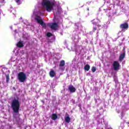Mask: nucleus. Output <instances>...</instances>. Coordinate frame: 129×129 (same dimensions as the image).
Here are the masks:
<instances>
[{"instance_id": "1", "label": "nucleus", "mask_w": 129, "mask_h": 129, "mask_svg": "<svg viewBox=\"0 0 129 129\" xmlns=\"http://www.w3.org/2000/svg\"><path fill=\"white\" fill-rule=\"evenodd\" d=\"M38 2L41 4L43 10H45L48 13H51L54 10L56 4L55 0H38Z\"/></svg>"}, {"instance_id": "2", "label": "nucleus", "mask_w": 129, "mask_h": 129, "mask_svg": "<svg viewBox=\"0 0 129 129\" xmlns=\"http://www.w3.org/2000/svg\"><path fill=\"white\" fill-rule=\"evenodd\" d=\"M40 16H43V10L38 11L37 12H36V11H34L32 15V18L34 19L38 24H39L43 28L46 29V24L44 23L42 18H41Z\"/></svg>"}, {"instance_id": "3", "label": "nucleus", "mask_w": 129, "mask_h": 129, "mask_svg": "<svg viewBox=\"0 0 129 129\" xmlns=\"http://www.w3.org/2000/svg\"><path fill=\"white\" fill-rule=\"evenodd\" d=\"M20 103L19 101V99H14L12 100L11 103V107L15 113H18L19 110H20Z\"/></svg>"}, {"instance_id": "4", "label": "nucleus", "mask_w": 129, "mask_h": 129, "mask_svg": "<svg viewBox=\"0 0 129 129\" xmlns=\"http://www.w3.org/2000/svg\"><path fill=\"white\" fill-rule=\"evenodd\" d=\"M18 80L20 82H25L26 79H27V77L26 74L24 72H20L18 74Z\"/></svg>"}, {"instance_id": "5", "label": "nucleus", "mask_w": 129, "mask_h": 129, "mask_svg": "<svg viewBox=\"0 0 129 129\" xmlns=\"http://www.w3.org/2000/svg\"><path fill=\"white\" fill-rule=\"evenodd\" d=\"M105 1V5L104 6V11H110L111 9L110 7H112V4H110V1L109 0H104Z\"/></svg>"}, {"instance_id": "6", "label": "nucleus", "mask_w": 129, "mask_h": 129, "mask_svg": "<svg viewBox=\"0 0 129 129\" xmlns=\"http://www.w3.org/2000/svg\"><path fill=\"white\" fill-rule=\"evenodd\" d=\"M124 111H126V108H125V107H117L116 112H117V113H120L121 116H122L123 112H124Z\"/></svg>"}, {"instance_id": "7", "label": "nucleus", "mask_w": 129, "mask_h": 129, "mask_svg": "<svg viewBox=\"0 0 129 129\" xmlns=\"http://www.w3.org/2000/svg\"><path fill=\"white\" fill-rule=\"evenodd\" d=\"M112 67L115 71H117V70H119V67H120V64L117 61H115L113 62L112 64Z\"/></svg>"}, {"instance_id": "8", "label": "nucleus", "mask_w": 129, "mask_h": 129, "mask_svg": "<svg viewBox=\"0 0 129 129\" xmlns=\"http://www.w3.org/2000/svg\"><path fill=\"white\" fill-rule=\"evenodd\" d=\"M49 26L52 30H54V31H56V30H57V28H58V24L56 23L49 24Z\"/></svg>"}, {"instance_id": "9", "label": "nucleus", "mask_w": 129, "mask_h": 129, "mask_svg": "<svg viewBox=\"0 0 129 129\" xmlns=\"http://www.w3.org/2000/svg\"><path fill=\"white\" fill-rule=\"evenodd\" d=\"M122 31L124 32V30H127L128 29V24L127 23L122 24L120 26Z\"/></svg>"}, {"instance_id": "10", "label": "nucleus", "mask_w": 129, "mask_h": 129, "mask_svg": "<svg viewBox=\"0 0 129 129\" xmlns=\"http://www.w3.org/2000/svg\"><path fill=\"white\" fill-rule=\"evenodd\" d=\"M69 90L71 93L75 92L76 91V89L73 87V86H70L69 87Z\"/></svg>"}, {"instance_id": "11", "label": "nucleus", "mask_w": 129, "mask_h": 129, "mask_svg": "<svg viewBox=\"0 0 129 129\" xmlns=\"http://www.w3.org/2000/svg\"><path fill=\"white\" fill-rule=\"evenodd\" d=\"M124 56H125V53L124 52H123L120 55V56L119 57V61H120V62H121V61L123 60V59L124 58Z\"/></svg>"}, {"instance_id": "12", "label": "nucleus", "mask_w": 129, "mask_h": 129, "mask_svg": "<svg viewBox=\"0 0 129 129\" xmlns=\"http://www.w3.org/2000/svg\"><path fill=\"white\" fill-rule=\"evenodd\" d=\"M49 75L50 77H54L55 75H56V73H55L53 70H51L49 72Z\"/></svg>"}, {"instance_id": "13", "label": "nucleus", "mask_w": 129, "mask_h": 129, "mask_svg": "<svg viewBox=\"0 0 129 129\" xmlns=\"http://www.w3.org/2000/svg\"><path fill=\"white\" fill-rule=\"evenodd\" d=\"M17 47L19 48H22L24 47V44L23 43V42L22 41H19L17 44Z\"/></svg>"}, {"instance_id": "14", "label": "nucleus", "mask_w": 129, "mask_h": 129, "mask_svg": "<svg viewBox=\"0 0 129 129\" xmlns=\"http://www.w3.org/2000/svg\"><path fill=\"white\" fill-rule=\"evenodd\" d=\"M64 119H65L66 122L69 123L70 122V120L71 119L70 118V117H69V115H68L64 117Z\"/></svg>"}, {"instance_id": "15", "label": "nucleus", "mask_w": 129, "mask_h": 129, "mask_svg": "<svg viewBox=\"0 0 129 129\" xmlns=\"http://www.w3.org/2000/svg\"><path fill=\"white\" fill-rule=\"evenodd\" d=\"M99 22V20H98V19H94L92 21V24H93V25H97V24H98Z\"/></svg>"}, {"instance_id": "16", "label": "nucleus", "mask_w": 129, "mask_h": 129, "mask_svg": "<svg viewBox=\"0 0 129 129\" xmlns=\"http://www.w3.org/2000/svg\"><path fill=\"white\" fill-rule=\"evenodd\" d=\"M58 118V116L56 114H52L51 118L53 120H56V119Z\"/></svg>"}, {"instance_id": "17", "label": "nucleus", "mask_w": 129, "mask_h": 129, "mask_svg": "<svg viewBox=\"0 0 129 129\" xmlns=\"http://www.w3.org/2000/svg\"><path fill=\"white\" fill-rule=\"evenodd\" d=\"M84 69L86 71H89V69H90V66L89 64H87L85 66Z\"/></svg>"}, {"instance_id": "18", "label": "nucleus", "mask_w": 129, "mask_h": 129, "mask_svg": "<svg viewBox=\"0 0 129 129\" xmlns=\"http://www.w3.org/2000/svg\"><path fill=\"white\" fill-rule=\"evenodd\" d=\"M64 65H65V61L64 60H61L59 64V67H62L63 66H64Z\"/></svg>"}, {"instance_id": "19", "label": "nucleus", "mask_w": 129, "mask_h": 129, "mask_svg": "<svg viewBox=\"0 0 129 129\" xmlns=\"http://www.w3.org/2000/svg\"><path fill=\"white\" fill-rule=\"evenodd\" d=\"M16 2L18 5H21L22 4L21 0H16Z\"/></svg>"}, {"instance_id": "20", "label": "nucleus", "mask_w": 129, "mask_h": 129, "mask_svg": "<svg viewBox=\"0 0 129 129\" xmlns=\"http://www.w3.org/2000/svg\"><path fill=\"white\" fill-rule=\"evenodd\" d=\"M6 81L7 82H9V81H10V76H6Z\"/></svg>"}, {"instance_id": "21", "label": "nucleus", "mask_w": 129, "mask_h": 129, "mask_svg": "<svg viewBox=\"0 0 129 129\" xmlns=\"http://www.w3.org/2000/svg\"><path fill=\"white\" fill-rule=\"evenodd\" d=\"M92 72H95V71H96V68H95V67H93L92 68Z\"/></svg>"}, {"instance_id": "22", "label": "nucleus", "mask_w": 129, "mask_h": 129, "mask_svg": "<svg viewBox=\"0 0 129 129\" xmlns=\"http://www.w3.org/2000/svg\"><path fill=\"white\" fill-rule=\"evenodd\" d=\"M47 37H51L52 36V33L48 32L46 34Z\"/></svg>"}, {"instance_id": "23", "label": "nucleus", "mask_w": 129, "mask_h": 129, "mask_svg": "<svg viewBox=\"0 0 129 129\" xmlns=\"http://www.w3.org/2000/svg\"><path fill=\"white\" fill-rule=\"evenodd\" d=\"M96 30H97V27L95 26V27H94V29H93V31L94 32V31H95Z\"/></svg>"}, {"instance_id": "24", "label": "nucleus", "mask_w": 129, "mask_h": 129, "mask_svg": "<svg viewBox=\"0 0 129 129\" xmlns=\"http://www.w3.org/2000/svg\"><path fill=\"white\" fill-rule=\"evenodd\" d=\"M108 129H112V128L109 127V128H108Z\"/></svg>"}, {"instance_id": "25", "label": "nucleus", "mask_w": 129, "mask_h": 129, "mask_svg": "<svg viewBox=\"0 0 129 129\" xmlns=\"http://www.w3.org/2000/svg\"><path fill=\"white\" fill-rule=\"evenodd\" d=\"M97 27H100V25H97Z\"/></svg>"}, {"instance_id": "26", "label": "nucleus", "mask_w": 129, "mask_h": 129, "mask_svg": "<svg viewBox=\"0 0 129 129\" xmlns=\"http://www.w3.org/2000/svg\"><path fill=\"white\" fill-rule=\"evenodd\" d=\"M22 53H24V51H22Z\"/></svg>"}, {"instance_id": "27", "label": "nucleus", "mask_w": 129, "mask_h": 129, "mask_svg": "<svg viewBox=\"0 0 129 129\" xmlns=\"http://www.w3.org/2000/svg\"><path fill=\"white\" fill-rule=\"evenodd\" d=\"M88 11H89V9H88Z\"/></svg>"}, {"instance_id": "28", "label": "nucleus", "mask_w": 129, "mask_h": 129, "mask_svg": "<svg viewBox=\"0 0 129 129\" xmlns=\"http://www.w3.org/2000/svg\"><path fill=\"white\" fill-rule=\"evenodd\" d=\"M57 14H59V12H57Z\"/></svg>"}, {"instance_id": "29", "label": "nucleus", "mask_w": 129, "mask_h": 129, "mask_svg": "<svg viewBox=\"0 0 129 129\" xmlns=\"http://www.w3.org/2000/svg\"><path fill=\"white\" fill-rule=\"evenodd\" d=\"M11 29H13V27H11Z\"/></svg>"}]
</instances>
